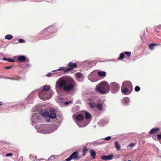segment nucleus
<instances>
[{
	"instance_id": "nucleus-1",
	"label": "nucleus",
	"mask_w": 161,
	"mask_h": 161,
	"mask_svg": "<svg viewBox=\"0 0 161 161\" xmlns=\"http://www.w3.org/2000/svg\"><path fill=\"white\" fill-rule=\"evenodd\" d=\"M96 88V90L101 94H105L109 92L110 87L107 82L103 81L98 84Z\"/></svg>"
},
{
	"instance_id": "nucleus-2",
	"label": "nucleus",
	"mask_w": 161,
	"mask_h": 161,
	"mask_svg": "<svg viewBox=\"0 0 161 161\" xmlns=\"http://www.w3.org/2000/svg\"><path fill=\"white\" fill-rule=\"evenodd\" d=\"M54 126L51 124H43L41 126V131L44 133H48L53 132L54 130L53 129Z\"/></svg>"
},
{
	"instance_id": "nucleus-3",
	"label": "nucleus",
	"mask_w": 161,
	"mask_h": 161,
	"mask_svg": "<svg viewBox=\"0 0 161 161\" xmlns=\"http://www.w3.org/2000/svg\"><path fill=\"white\" fill-rule=\"evenodd\" d=\"M39 98L42 100H46L48 99L50 97V94L48 92H46L42 90L39 94Z\"/></svg>"
},
{
	"instance_id": "nucleus-4",
	"label": "nucleus",
	"mask_w": 161,
	"mask_h": 161,
	"mask_svg": "<svg viewBox=\"0 0 161 161\" xmlns=\"http://www.w3.org/2000/svg\"><path fill=\"white\" fill-rule=\"evenodd\" d=\"M79 153V152L77 151L74 152L68 158L65 159L64 161H70L72 160H79L80 158L78 154Z\"/></svg>"
},
{
	"instance_id": "nucleus-5",
	"label": "nucleus",
	"mask_w": 161,
	"mask_h": 161,
	"mask_svg": "<svg viewBox=\"0 0 161 161\" xmlns=\"http://www.w3.org/2000/svg\"><path fill=\"white\" fill-rule=\"evenodd\" d=\"M109 87L112 92L114 93L117 92L119 88V86L118 84L115 82L111 83Z\"/></svg>"
},
{
	"instance_id": "nucleus-6",
	"label": "nucleus",
	"mask_w": 161,
	"mask_h": 161,
	"mask_svg": "<svg viewBox=\"0 0 161 161\" xmlns=\"http://www.w3.org/2000/svg\"><path fill=\"white\" fill-rule=\"evenodd\" d=\"M123 88H126L132 90V86L131 82L127 81H124L122 84L121 89H123Z\"/></svg>"
},
{
	"instance_id": "nucleus-7",
	"label": "nucleus",
	"mask_w": 161,
	"mask_h": 161,
	"mask_svg": "<svg viewBox=\"0 0 161 161\" xmlns=\"http://www.w3.org/2000/svg\"><path fill=\"white\" fill-rule=\"evenodd\" d=\"M68 84L67 80L64 79L59 80L58 82V86L60 89H64L66 85Z\"/></svg>"
},
{
	"instance_id": "nucleus-8",
	"label": "nucleus",
	"mask_w": 161,
	"mask_h": 161,
	"mask_svg": "<svg viewBox=\"0 0 161 161\" xmlns=\"http://www.w3.org/2000/svg\"><path fill=\"white\" fill-rule=\"evenodd\" d=\"M74 87V85L73 83H71L69 84H66L64 88V91L68 92L71 90Z\"/></svg>"
},
{
	"instance_id": "nucleus-9",
	"label": "nucleus",
	"mask_w": 161,
	"mask_h": 161,
	"mask_svg": "<svg viewBox=\"0 0 161 161\" xmlns=\"http://www.w3.org/2000/svg\"><path fill=\"white\" fill-rule=\"evenodd\" d=\"M18 60L20 62H23L26 61H28V60L26 59V58L23 55L18 56Z\"/></svg>"
},
{
	"instance_id": "nucleus-10",
	"label": "nucleus",
	"mask_w": 161,
	"mask_h": 161,
	"mask_svg": "<svg viewBox=\"0 0 161 161\" xmlns=\"http://www.w3.org/2000/svg\"><path fill=\"white\" fill-rule=\"evenodd\" d=\"M132 90H130V89L126 88H123L121 89V91L123 93L126 94H130Z\"/></svg>"
},
{
	"instance_id": "nucleus-11",
	"label": "nucleus",
	"mask_w": 161,
	"mask_h": 161,
	"mask_svg": "<svg viewBox=\"0 0 161 161\" xmlns=\"http://www.w3.org/2000/svg\"><path fill=\"white\" fill-rule=\"evenodd\" d=\"M113 158V155H110L108 156H106L105 155L102 156L101 157V158L103 160H108L111 159Z\"/></svg>"
},
{
	"instance_id": "nucleus-12",
	"label": "nucleus",
	"mask_w": 161,
	"mask_h": 161,
	"mask_svg": "<svg viewBox=\"0 0 161 161\" xmlns=\"http://www.w3.org/2000/svg\"><path fill=\"white\" fill-rule=\"evenodd\" d=\"M75 119L77 121H82L84 119V117L83 114H79L76 116Z\"/></svg>"
},
{
	"instance_id": "nucleus-13",
	"label": "nucleus",
	"mask_w": 161,
	"mask_h": 161,
	"mask_svg": "<svg viewBox=\"0 0 161 161\" xmlns=\"http://www.w3.org/2000/svg\"><path fill=\"white\" fill-rule=\"evenodd\" d=\"M39 113L42 116H44V117H46V116L48 115V111H46L43 110L40 111Z\"/></svg>"
},
{
	"instance_id": "nucleus-14",
	"label": "nucleus",
	"mask_w": 161,
	"mask_h": 161,
	"mask_svg": "<svg viewBox=\"0 0 161 161\" xmlns=\"http://www.w3.org/2000/svg\"><path fill=\"white\" fill-rule=\"evenodd\" d=\"M68 65L71 68H72V69L75 68H76L77 67V65L75 63H73L71 62H70L68 64Z\"/></svg>"
},
{
	"instance_id": "nucleus-15",
	"label": "nucleus",
	"mask_w": 161,
	"mask_h": 161,
	"mask_svg": "<svg viewBox=\"0 0 161 161\" xmlns=\"http://www.w3.org/2000/svg\"><path fill=\"white\" fill-rule=\"evenodd\" d=\"M50 87L49 85H45L43 86L42 90L47 92L50 89Z\"/></svg>"
},
{
	"instance_id": "nucleus-16",
	"label": "nucleus",
	"mask_w": 161,
	"mask_h": 161,
	"mask_svg": "<svg viewBox=\"0 0 161 161\" xmlns=\"http://www.w3.org/2000/svg\"><path fill=\"white\" fill-rule=\"evenodd\" d=\"M160 129L158 128H153L149 132L150 134H153L157 131H159Z\"/></svg>"
},
{
	"instance_id": "nucleus-17",
	"label": "nucleus",
	"mask_w": 161,
	"mask_h": 161,
	"mask_svg": "<svg viewBox=\"0 0 161 161\" xmlns=\"http://www.w3.org/2000/svg\"><path fill=\"white\" fill-rule=\"evenodd\" d=\"M114 145L117 150L119 151L120 150L121 146L117 142L115 141L114 142Z\"/></svg>"
},
{
	"instance_id": "nucleus-18",
	"label": "nucleus",
	"mask_w": 161,
	"mask_h": 161,
	"mask_svg": "<svg viewBox=\"0 0 161 161\" xmlns=\"http://www.w3.org/2000/svg\"><path fill=\"white\" fill-rule=\"evenodd\" d=\"M106 75V72L104 71H101L98 72V75L100 77H104Z\"/></svg>"
},
{
	"instance_id": "nucleus-19",
	"label": "nucleus",
	"mask_w": 161,
	"mask_h": 161,
	"mask_svg": "<svg viewBox=\"0 0 161 161\" xmlns=\"http://www.w3.org/2000/svg\"><path fill=\"white\" fill-rule=\"evenodd\" d=\"M90 107L92 108H95L96 107V104L94 102H90L88 103Z\"/></svg>"
},
{
	"instance_id": "nucleus-20",
	"label": "nucleus",
	"mask_w": 161,
	"mask_h": 161,
	"mask_svg": "<svg viewBox=\"0 0 161 161\" xmlns=\"http://www.w3.org/2000/svg\"><path fill=\"white\" fill-rule=\"evenodd\" d=\"M123 102L124 103L127 104L130 102V99L128 97H125L123 99Z\"/></svg>"
},
{
	"instance_id": "nucleus-21",
	"label": "nucleus",
	"mask_w": 161,
	"mask_h": 161,
	"mask_svg": "<svg viewBox=\"0 0 161 161\" xmlns=\"http://www.w3.org/2000/svg\"><path fill=\"white\" fill-rule=\"evenodd\" d=\"M48 115L51 119H55L57 115L56 113H51L50 114H48Z\"/></svg>"
},
{
	"instance_id": "nucleus-22",
	"label": "nucleus",
	"mask_w": 161,
	"mask_h": 161,
	"mask_svg": "<svg viewBox=\"0 0 161 161\" xmlns=\"http://www.w3.org/2000/svg\"><path fill=\"white\" fill-rule=\"evenodd\" d=\"M96 107L99 110H103V108L102 105L100 103H98Z\"/></svg>"
},
{
	"instance_id": "nucleus-23",
	"label": "nucleus",
	"mask_w": 161,
	"mask_h": 161,
	"mask_svg": "<svg viewBox=\"0 0 161 161\" xmlns=\"http://www.w3.org/2000/svg\"><path fill=\"white\" fill-rule=\"evenodd\" d=\"M91 155L93 159L95 158L96 152L93 150H91Z\"/></svg>"
},
{
	"instance_id": "nucleus-24",
	"label": "nucleus",
	"mask_w": 161,
	"mask_h": 161,
	"mask_svg": "<svg viewBox=\"0 0 161 161\" xmlns=\"http://www.w3.org/2000/svg\"><path fill=\"white\" fill-rule=\"evenodd\" d=\"M125 58V55L124 53H121L119 57L118 58V59L119 60H122Z\"/></svg>"
},
{
	"instance_id": "nucleus-25",
	"label": "nucleus",
	"mask_w": 161,
	"mask_h": 161,
	"mask_svg": "<svg viewBox=\"0 0 161 161\" xmlns=\"http://www.w3.org/2000/svg\"><path fill=\"white\" fill-rule=\"evenodd\" d=\"M91 117V115L88 112H86L85 113V118L86 119H88Z\"/></svg>"
},
{
	"instance_id": "nucleus-26",
	"label": "nucleus",
	"mask_w": 161,
	"mask_h": 161,
	"mask_svg": "<svg viewBox=\"0 0 161 161\" xmlns=\"http://www.w3.org/2000/svg\"><path fill=\"white\" fill-rule=\"evenodd\" d=\"M88 150V149L86 147L84 146L83 148V155H85L86 152Z\"/></svg>"
},
{
	"instance_id": "nucleus-27",
	"label": "nucleus",
	"mask_w": 161,
	"mask_h": 161,
	"mask_svg": "<svg viewBox=\"0 0 161 161\" xmlns=\"http://www.w3.org/2000/svg\"><path fill=\"white\" fill-rule=\"evenodd\" d=\"M55 157L53 156H51L47 159V161H52L55 159Z\"/></svg>"
},
{
	"instance_id": "nucleus-28",
	"label": "nucleus",
	"mask_w": 161,
	"mask_h": 161,
	"mask_svg": "<svg viewBox=\"0 0 161 161\" xmlns=\"http://www.w3.org/2000/svg\"><path fill=\"white\" fill-rule=\"evenodd\" d=\"M124 54L126 55L128 57H130L131 55V52H124Z\"/></svg>"
},
{
	"instance_id": "nucleus-29",
	"label": "nucleus",
	"mask_w": 161,
	"mask_h": 161,
	"mask_svg": "<svg viewBox=\"0 0 161 161\" xmlns=\"http://www.w3.org/2000/svg\"><path fill=\"white\" fill-rule=\"evenodd\" d=\"M148 47L151 50H152L153 49V47L154 46L153 43L150 44L148 45Z\"/></svg>"
},
{
	"instance_id": "nucleus-30",
	"label": "nucleus",
	"mask_w": 161,
	"mask_h": 161,
	"mask_svg": "<svg viewBox=\"0 0 161 161\" xmlns=\"http://www.w3.org/2000/svg\"><path fill=\"white\" fill-rule=\"evenodd\" d=\"M140 90V88L138 86H136L135 88V90L136 92H138Z\"/></svg>"
},
{
	"instance_id": "nucleus-31",
	"label": "nucleus",
	"mask_w": 161,
	"mask_h": 161,
	"mask_svg": "<svg viewBox=\"0 0 161 161\" xmlns=\"http://www.w3.org/2000/svg\"><path fill=\"white\" fill-rule=\"evenodd\" d=\"M49 111L51 112V113H56L55 110L53 108H50L49 109Z\"/></svg>"
},
{
	"instance_id": "nucleus-32",
	"label": "nucleus",
	"mask_w": 161,
	"mask_h": 161,
	"mask_svg": "<svg viewBox=\"0 0 161 161\" xmlns=\"http://www.w3.org/2000/svg\"><path fill=\"white\" fill-rule=\"evenodd\" d=\"M44 118L46 119V121L47 122H49L50 121V117H49V116L48 115L46 116V117H45Z\"/></svg>"
},
{
	"instance_id": "nucleus-33",
	"label": "nucleus",
	"mask_w": 161,
	"mask_h": 161,
	"mask_svg": "<svg viewBox=\"0 0 161 161\" xmlns=\"http://www.w3.org/2000/svg\"><path fill=\"white\" fill-rule=\"evenodd\" d=\"M64 69H65V68L64 67H59V69H58L57 70H54V71H58L64 70Z\"/></svg>"
},
{
	"instance_id": "nucleus-34",
	"label": "nucleus",
	"mask_w": 161,
	"mask_h": 161,
	"mask_svg": "<svg viewBox=\"0 0 161 161\" xmlns=\"http://www.w3.org/2000/svg\"><path fill=\"white\" fill-rule=\"evenodd\" d=\"M72 69V68H68L64 71V72L65 73L66 72H68L69 71H71Z\"/></svg>"
},
{
	"instance_id": "nucleus-35",
	"label": "nucleus",
	"mask_w": 161,
	"mask_h": 161,
	"mask_svg": "<svg viewBox=\"0 0 161 161\" xmlns=\"http://www.w3.org/2000/svg\"><path fill=\"white\" fill-rule=\"evenodd\" d=\"M33 161H47V160L45 159L41 158L39 159H36L34 160Z\"/></svg>"
},
{
	"instance_id": "nucleus-36",
	"label": "nucleus",
	"mask_w": 161,
	"mask_h": 161,
	"mask_svg": "<svg viewBox=\"0 0 161 161\" xmlns=\"http://www.w3.org/2000/svg\"><path fill=\"white\" fill-rule=\"evenodd\" d=\"M5 38L8 40L10 39V35H7L5 36Z\"/></svg>"
},
{
	"instance_id": "nucleus-37",
	"label": "nucleus",
	"mask_w": 161,
	"mask_h": 161,
	"mask_svg": "<svg viewBox=\"0 0 161 161\" xmlns=\"http://www.w3.org/2000/svg\"><path fill=\"white\" fill-rule=\"evenodd\" d=\"M19 42L20 43H24L25 42V41L22 39H20L19 40Z\"/></svg>"
},
{
	"instance_id": "nucleus-38",
	"label": "nucleus",
	"mask_w": 161,
	"mask_h": 161,
	"mask_svg": "<svg viewBox=\"0 0 161 161\" xmlns=\"http://www.w3.org/2000/svg\"><path fill=\"white\" fill-rule=\"evenodd\" d=\"M135 145V144L134 143H131L129 145V146L130 147H133Z\"/></svg>"
},
{
	"instance_id": "nucleus-39",
	"label": "nucleus",
	"mask_w": 161,
	"mask_h": 161,
	"mask_svg": "<svg viewBox=\"0 0 161 161\" xmlns=\"http://www.w3.org/2000/svg\"><path fill=\"white\" fill-rule=\"evenodd\" d=\"M3 60H8L9 62H10V58H3Z\"/></svg>"
},
{
	"instance_id": "nucleus-40",
	"label": "nucleus",
	"mask_w": 161,
	"mask_h": 161,
	"mask_svg": "<svg viewBox=\"0 0 161 161\" xmlns=\"http://www.w3.org/2000/svg\"><path fill=\"white\" fill-rule=\"evenodd\" d=\"M76 75L77 77L80 78L81 77V74L80 73H78L76 74Z\"/></svg>"
},
{
	"instance_id": "nucleus-41",
	"label": "nucleus",
	"mask_w": 161,
	"mask_h": 161,
	"mask_svg": "<svg viewBox=\"0 0 161 161\" xmlns=\"http://www.w3.org/2000/svg\"><path fill=\"white\" fill-rule=\"evenodd\" d=\"M111 139V137L110 136H108L105 138V140H109Z\"/></svg>"
},
{
	"instance_id": "nucleus-42",
	"label": "nucleus",
	"mask_w": 161,
	"mask_h": 161,
	"mask_svg": "<svg viewBox=\"0 0 161 161\" xmlns=\"http://www.w3.org/2000/svg\"><path fill=\"white\" fill-rule=\"evenodd\" d=\"M157 138L158 139H161V134H159L157 135Z\"/></svg>"
},
{
	"instance_id": "nucleus-43",
	"label": "nucleus",
	"mask_w": 161,
	"mask_h": 161,
	"mask_svg": "<svg viewBox=\"0 0 161 161\" xmlns=\"http://www.w3.org/2000/svg\"><path fill=\"white\" fill-rule=\"evenodd\" d=\"M153 45L154 46H159V45H161V44H157L156 43H153Z\"/></svg>"
},
{
	"instance_id": "nucleus-44",
	"label": "nucleus",
	"mask_w": 161,
	"mask_h": 161,
	"mask_svg": "<svg viewBox=\"0 0 161 161\" xmlns=\"http://www.w3.org/2000/svg\"><path fill=\"white\" fill-rule=\"evenodd\" d=\"M51 73H49V74H47V77H50L51 75Z\"/></svg>"
},
{
	"instance_id": "nucleus-45",
	"label": "nucleus",
	"mask_w": 161,
	"mask_h": 161,
	"mask_svg": "<svg viewBox=\"0 0 161 161\" xmlns=\"http://www.w3.org/2000/svg\"><path fill=\"white\" fill-rule=\"evenodd\" d=\"M64 104L65 105H66L68 104H69V102H66L65 103H64Z\"/></svg>"
},
{
	"instance_id": "nucleus-46",
	"label": "nucleus",
	"mask_w": 161,
	"mask_h": 161,
	"mask_svg": "<svg viewBox=\"0 0 161 161\" xmlns=\"http://www.w3.org/2000/svg\"><path fill=\"white\" fill-rule=\"evenodd\" d=\"M10 68V66H8L7 67H5V69H8Z\"/></svg>"
},
{
	"instance_id": "nucleus-47",
	"label": "nucleus",
	"mask_w": 161,
	"mask_h": 161,
	"mask_svg": "<svg viewBox=\"0 0 161 161\" xmlns=\"http://www.w3.org/2000/svg\"><path fill=\"white\" fill-rule=\"evenodd\" d=\"M6 156H10V153L6 154Z\"/></svg>"
},
{
	"instance_id": "nucleus-48",
	"label": "nucleus",
	"mask_w": 161,
	"mask_h": 161,
	"mask_svg": "<svg viewBox=\"0 0 161 161\" xmlns=\"http://www.w3.org/2000/svg\"><path fill=\"white\" fill-rule=\"evenodd\" d=\"M14 61V60L13 59H11V62H13Z\"/></svg>"
},
{
	"instance_id": "nucleus-49",
	"label": "nucleus",
	"mask_w": 161,
	"mask_h": 161,
	"mask_svg": "<svg viewBox=\"0 0 161 161\" xmlns=\"http://www.w3.org/2000/svg\"><path fill=\"white\" fill-rule=\"evenodd\" d=\"M2 105V102H0V106Z\"/></svg>"
},
{
	"instance_id": "nucleus-50",
	"label": "nucleus",
	"mask_w": 161,
	"mask_h": 161,
	"mask_svg": "<svg viewBox=\"0 0 161 161\" xmlns=\"http://www.w3.org/2000/svg\"><path fill=\"white\" fill-rule=\"evenodd\" d=\"M13 36L11 35V39L13 38Z\"/></svg>"
},
{
	"instance_id": "nucleus-51",
	"label": "nucleus",
	"mask_w": 161,
	"mask_h": 161,
	"mask_svg": "<svg viewBox=\"0 0 161 161\" xmlns=\"http://www.w3.org/2000/svg\"><path fill=\"white\" fill-rule=\"evenodd\" d=\"M155 30L157 32H159V31H157L156 29H155Z\"/></svg>"
},
{
	"instance_id": "nucleus-52",
	"label": "nucleus",
	"mask_w": 161,
	"mask_h": 161,
	"mask_svg": "<svg viewBox=\"0 0 161 161\" xmlns=\"http://www.w3.org/2000/svg\"><path fill=\"white\" fill-rule=\"evenodd\" d=\"M12 153H11V156H12Z\"/></svg>"
},
{
	"instance_id": "nucleus-53",
	"label": "nucleus",
	"mask_w": 161,
	"mask_h": 161,
	"mask_svg": "<svg viewBox=\"0 0 161 161\" xmlns=\"http://www.w3.org/2000/svg\"><path fill=\"white\" fill-rule=\"evenodd\" d=\"M128 161H131L130 160H128Z\"/></svg>"
},
{
	"instance_id": "nucleus-54",
	"label": "nucleus",
	"mask_w": 161,
	"mask_h": 161,
	"mask_svg": "<svg viewBox=\"0 0 161 161\" xmlns=\"http://www.w3.org/2000/svg\"><path fill=\"white\" fill-rule=\"evenodd\" d=\"M35 158H36V156H35Z\"/></svg>"
},
{
	"instance_id": "nucleus-55",
	"label": "nucleus",
	"mask_w": 161,
	"mask_h": 161,
	"mask_svg": "<svg viewBox=\"0 0 161 161\" xmlns=\"http://www.w3.org/2000/svg\"><path fill=\"white\" fill-rule=\"evenodd\" d=\"M71 101H70V102H69V103H71Z\"/></svg>"
}]
</instances>
